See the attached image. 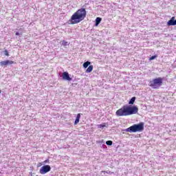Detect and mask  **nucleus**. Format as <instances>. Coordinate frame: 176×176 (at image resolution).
<instances>
[{
  "label": "nucleus",
  "instance_id": "20",
  "mask_svg": "<svg viewBox=\"0 0 176 176\" xmlns=\"http://www.w3.org/2000/svg\"><path fill=\"white\" fill-rule=\"evenodd\" d=\"M44 163H49V159L45 160L44 161Z\"/></svg>",
  "mask_w": 176,
  "mask_h": 176
},
{
  "label": "nucleus",
  "instance_id": "11",
  "mask_svg": "<svg viewBox=\"0 0 176 176\" xmlns=\"http://www.w3.org/2000/svg\"><path fill=\"white\" fill-rule=\"evenodd\" d=\"M93 71V65H89L86 70L87 74H90Z\"/></svg>",
  "mask_w": 176,
  "mask_h": 176
},
{
  "label": "nucleus",
  "instance_id": "22",
  "mask_svg": "<svg viewBox=\"0 0 176 176\" xmlns=\"http://www.w3.org/2000/svg\"><path fill=\"white\" fill-rule=\"evenodd\" d=\"M0 93H1V90H0Z\"/></svg>",
  "mask_w": 176,
  "mask_h": 176
},
{
  "label": "nucleus",
  "instance_id": "13",
  "mask_svg": "<svg viewBox=\"0 0 176 176\" xmlns=\"http://www.w3.org/2000/svg\"><path fill=\"white\" fill-rule=\"evenodd\" d=\"M89 65H90V62H89V61H87V62L84 63V64H83L84 68H87V67H89Z\"/></svg>",
  "mask_w": 176,
  "mask_h": 176
},
{
  "label": "nucleus",
  "instance_id": "17",
  "mask_svg": "<svg viewBox=\"0 0 176 176\" xmlns=\"http://www.w3.org/2000/svg\"><path fill=\"white\" fill-rule=\"evenodd\" d=\"M62 44H63V46H67V45H68V42L63 40L62 41Z\"/></svg>",
  "mask_w": 176,
  "mask_h": 176
},
{
  "label": "nucleus",
  "instance_id": "6",
  "mask_svg": "<svg viewBox=\"0 0 176 176\" xmlns=\"http://www.w3.org/2000/svg\"><path fill=\"white\" fill-rule=\"evenodd\" d=\"M62 77L64 80H68L69 82L72 80V78L69 77V74H68L67 72L63 73Z\"/></svg>",
  "mask_w": 176,
  "mask_h": 176
},
{
  "label": "nucleus",
  "instance_id": "14",
  "mask_svg": "<svg viewBox=\"0 0 176 176\" xmlns=\"http://www.w3.org/2000/svg\"><path fill=\"white\" fill-rule=\"evenodd\" d=\"M157 58V55H154L153 56H151V58H149V60L152 61V60H155V58Z\"/></svg>",
  "mask_w": 176,
  "mask_h": 176
},
{
  "label": "nucleus",
  "instance_id": "8",
  "mask_svg": "<svg viewBox=\"0 0 176 176\" xmlns=\"http://www.w3.org/2000/svg\"><path fill=\"white\" fill-rule=\"evenodd\" d=\"M8 64H14V61L7 60L0 62V65L1 67H3L4 65H8Z\"/></svg>",
  "mask_w": 176,
  "mask_h": 176
},
{
  "label": "nucleus",
  "instance_id": "16",
  "mask_svg": "<svg viewBox=\"0 0 176 176\" xmlns=\"http://www.w3.org/2000/svg\"><path fill=\"white\" fill-rule=\"evenodd\" d=\"M112 144H113L112 140H108L106 142L107 145L111 146V145H112Z\"/></svg>",
  "mask_w": 176,
  "mask_h": 176
},
{
  "label": "nucleus",
  "instance_id": "9",
  "mask_svg": "<svg viewBox=\"0 0 176 176\" xmlns=\"http://www.w3.org/2000/svg\"><path fill=\"white\" fill-rule=\"evenodd\" d=\"M79 120H80V113L77 114L74 124H78V123H79Z\"/></svg>",
  "mask_w": 176,
  "mask_h": 176
},
{
  "label": "nucleus",
  "instance_id": "4",
  "mask_svg": "<svg viewBox=\"0 0 176 176\" xmlns=\"http://www.w3.org/2000/svg\"><path fill=\"white\" fill-rule=\"evenodd\" d=\"M163 85V78L162 77H158L152 80L150 82L149 86L153 89H159L160 86Z\"/></svg>",
  "mask_w": 176,
  "mask_h": 176
},
{
  "label": "nucleus",
  "instance_id": "15",
  "mask_svg": "<svg viewBox=\"0 0 176 176\" xmlns=\"http://www.w3.org/2000/svg\"><path fill=\"white\" fill-rule=\"evenodd\" d=\"M105 123H104V124H99L98 125V127H99V129H104V127H105Z\"/></svg>",
  "mask_w": 176,
  "mask_h": 176
},
{
  "label": "nucleus",
  "instance_id": "3",
  "mask_svg": "<svg viewBox=\"0 0 176 176\" xmlns=\"http://www.w3.org/2000/svg\"><path fill=\"white\" fill-rule=\"evenodd\" d=\"M128 133H137L144 131V122L133 124L126 129Z\"/></svg>",
  "mask_w": 176,
  "mask_h": 176
},
{
  "label": "nucleus",
  "instance_id": "10",
  "mask_svg": "<svg viewBox=\"0 0 176 176\" xmlns=\"http://www.w3.org/2000/svg\"><path fill=\"white\" fill-rule=\"evenodd\" d=\"M101 20H102V19L100 18V17H97L96 19V27H97L98 25V24H100V23H101Z\"/></svg>",
  "mask_w": 176,
  "mask_h": 176
},
{
  "label": "nucleus",
  "instance_id": "12",
  "mask_svg": "<svg viewBox=\"0 0 176 176\" xmlns=\"http://www.w3.org/2000/svg\"><path fill=\"white\" fill-rule=\"evenodd\" d=\"M134 102H135V97L131 98V99L129 102V104L130 105H133V104H134Z\"/></svg>",
  "mask_w": 176,
  "mask_h": 176
},
{
  "label": "nucleus",
  "instance_id": "18",
  "mask_svg": "<svg viewBox=\"0 0 176 176\" xmlns=\"http://www.w3.org/2000/svg\"><path fill=\"white\" fill-rule=\"evenodd\" d=\"M101 173H104V174H112V173H111V171H105V170H102Z\"/></svg>",
  "mask_w": 176,
  "mask_h": 176
},
{
  "label": "nucleus",
  "instance_id": "5",
  "mask_svg": "<svg viewBox=\"0 0 176 176\" xmlns=\"http://www.w3.org/2000/svg\"><path fill=\"white\" fill-rule=\"evenodd\" d=\"M52 170V168L49 165H45L42 166L39 170L40 174H46L47 173H49Z\"/></svg>",
  "mask_w": 176,
  "mask_h": 176
},
{
  "label": "nucleus",
  "instance_id": "2",
  "mask_svg": "<svg viewBox=\"0 0 176 176\" xmlns=\"http://www.w3.org/2000/svg\"><path fill=\"white\" fill-rule=\"evenodd\" d=\"M86 12L85 8H80L76 12H74L69 20L70 24H79L81 21H83L86 19Z\"/></svg>",
  "mask_w": 176,
  "mask_h": 176
},
{
  "label": "nucleus",
  "instance_id": "1",
  "mask_svg": "<svg viewBox=\"0 0 176 176\" xmlns=\"http://www.w3.org/2000/svg\"><path fill=\"white\" fill-rule=\"evenodd\" d=\"M136 113H138V107L130 105H124L116 112L117 116H130V115H135Z\"/></svg>",
  "mask_w": 176,
  "mask_h": 176
},
{
  "label": "nucleus",
  "instance_id": "7",
  "mask_svg": "<svg viewBox=\"0 0 176 176\" xmlns=\"http://www.w3.org/2000/svg\"><path fill=\"white\" fill-rule=\"evenodd\" d=\"M167 25H168V26H170V25H176L175 16H173V17L167 22Z\"/></svg>",
  "mask_w": 176,
  "mask_h": 176
},
{
  "label": "nucleus",
  "instance_id": "21",
  "mask_svg": "<svg viewBox=\"0 0 176 176\" xmlns=\"http://www.w3.org/2000/svg\"><path fill=\"white\" fill-rule=\"evenodd\" d=\"M15 35H20L19 32H16Z\"/></svg>",
  "mask_w": 176,
  "mask_h": 176
},
{
  "label": "nucleus",
  "instance_id": "19",
  "mask_svg": "<svg viewBox=\"0 0 176 176\" xmlns=\"http://www.w3.org/2000/svg\"><path fill=\"white\" fill-rule=\"evenodd\" d=\"M4 53H5V55H6V56H9V52H8V50H6L4 51Z\"/></svg>",
  "mask_w": 176,
  "mask_h": 176
}]
</instances>
